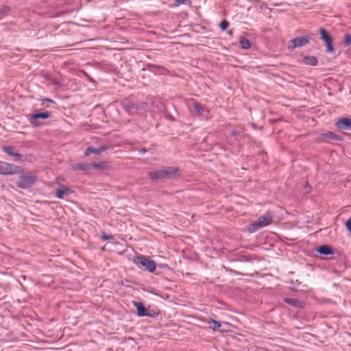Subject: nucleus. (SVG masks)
I'll return each mask as SVG.
<instances>
[{"label": "nucleus", "instance_id": "obj_1", "mask_svg": "<svg viewBox=\"0 0 351 351\" xmlns=\"http://www.w3.org/2000/svg\"><path fill=\"white\" fill-rule=\"evenodd\" d=\"M273 217V214L270 212H267L266 214L260 217L256 221L250 224L247 228V230L250 232H254L258 229L271 224Z\"/></svg>", "mask_w": 351, "mask_h": 351}, {"label": "nucleus", "instance_id": "obj_2", "mask_svg": "<svg viewBox=\"0 0 351 351\" xmlns=\"http://www.w3.org/2000/svg\"><path fill=\"white\" fill-rule=\"evenodd\" d=\"M134 263L141 269L153 272L156 269V263L145 256H136L134 258Z\"/></svg>", "mask_w": 351, "mask_h": 351}, {"label": "nucleus", "instance_id": "obj_3", "mask_svg": "<svg viewBox=\"0 0 351 351\" xmlns=\"http://www.w3.org/2000/svg\"><path fill=\"white\" fill-rule=\"evenodd\" d=\"M23 173L22 167L0 160V174L11 175Z\"/></svg>", "mask_w": 351, "mask_h": 351}, {"label": "nucleus", "instance_id": "obj_4", "mask_svg": "<svg viewBox=\"0 0 351 351\" xmlns=\"http://www.w3.org/2000/svg\"><path fill=\"white\" fill-rule=\"evenodd\" d=\"M309 42L310 37L308 35L304 34L295 37L290 40V45L288 46V49L293 51L295 48L308 45Z\"/></svg>", "mask_w": 351, "mask_h": 351}, {"label": "nucleus", "instance_id": "obj_5", "mask_svg": "<svg viewBox=\"0 0 351 351\" xmlns=\"http://www.w3.org/2000/svg\"><path fill=\"white\" fill-rule=\"evenodd\" d=\"M319 32L322 40L325 43L327 51L328 53H333L335 49L330 35L324 28H320Z\"/></svg>", "mask_w": 351, "mask_h": 351}, {"label": "nucleus", "instance_id": "obj_6", "mask_svg": "<svg viewBox=\"0 0 351 351\" xmlns=\"http://www.w3.org/2000/svg\"><path fill=\"white\" fill-rule=\"evenodd\" d=\"M35 182V177H17L15 183L21 189H27Z\"/></svg>", "mask_w": 351, "mask_h": 351}, {"label": "nucleus", "instance_id": "obj_7", "mask_svg": "<svg viewBox=\"0 0 351 351\" xmlns=\"http://www.w3.org/2000/svg\"><path fill=\"white\" fill-rule=\"evenodd\" d=\"M31 123L33 127L38 128L41 126V123L38 121L39 119H47L50 117V113L48 112H43L35 113L31 115Z\"/></svg>", "mask_w": 351, "mask_h": 351}, {"label": "nucleus", "instance_id": "obj_8", "mask_svg": "<svg viewBox=\"0 0 351 351\" xmlns=\"http://www.w3.org/2000/svg\"><path fill=\"white\" fill-rule=\"evenodd\" d=\"M71 169L74 173H77L80 171H88L92 168L90 164L85 163V162H77V163H71L70 165Z\"/></svg>", "mask_w": 351, "mask_h": 351}, {"label": "nucleus", "instance_id": "obj_9", "mask_svg": "<svg viewBox=\"0 0 351 351\" xmlns=\"http://www.w3.org/2000/svg\"><path fill=\"white\" fill-rule=\"evenodd\" d=\"M2 150L8 156H12L16 161H20L22 156L19 153L14 147L10 145H5L2 147Z\"/></svg>", "mask_w": 351, "mask_h": 351}, {"label": "nucleus", "instance_id": "obj_10", "mask_svg": "<svg viewBox=\"0 0 351 351\" xmlns=\"http://www.w3.org/2000/svg\"><path fill=\"white\" fill-rule=\"evenodd\" d=\"M180 170L176 167H169L155 172L153 176H173L180 173Z\"/></svg>", "mask_w": 351, "mask_h": 351}, {"label": "nucleus", "instance_id": "obj_11", "mask_svg": "<svg viewBox=\"0 0 351 351\" xmlns=\"http://www.w3.org/2000/svg\"><path fill=\"white\" fill-rule=\"evenodd\" d=\"M72 192L71 189L65 186H60L56 191V196L58 199H64Z\"/></svg>", "mask_w": 351, "mask_h": 351}, {"label": "nucleus", "instance_id": "obj_12", "mask_svg": "<svg viewBox=\"0 0 351 351\" xmlns=\"http://www.w3.org/2000/svg\"><path fill=\"white\" fill-rule=\"evenodd\" d=\"M335 125L340 129L350 130L351 129V119L345 117L339 119Z\"/></svg>", "mask_w": 351, "mask_h": 351}, {"label": "nucleus", "instance_id": "obj_13", "mask_svg": "<svg viewBox=\"0 0 351 351\" xmlns=\"http://www.w3.org/2000/svg\"><path fill=\"white\" fill-rule=\"evenodd\" d=\"M107 149V147L105 145L101 146L98 148H94L92 147H88L84 152V155L86 156H90L91 154H99L101 152Z\"/></svg>", "mask_w": 351, "mask_h": 351}, {"label": "nucleus", "instance_id": "obj_14", "mask_svg": "<svg viewBox=\"0 0 351 351\" xmlns=\"http://www.w3.org/2000/svg\"><path fill=\"white\" fill-rule=\"evenodd\" d=\"M303 63L310 66H316L317 64V59L315 56H304L302 60Z\"/></svg>", "mask_w": 351, "mask_h": 351}, {"label": "nucleus", "instance_id": "obj_15", "mask_svg": "<svg viewBox=\"0 0 351 351\" xmlns=\"http://www.w3.org/2000/svg\"><path fill=\"white\" fill-rule=\"evenodd\" d=\"M134 304L137 308V314L138 316L147 315V313H145L146 309L143 303L139 302H134Z\"/></svg>", "mask_w": 351, "mask_h": 351}, {"label": "nucleus", "instance_id": "obj_16", "mask_svg": "<svg viewBox=\"0 0 351 351\" xmlns=\"http://www.w3.org/2000/svg\"><path fill=\"white\" fill-rule=\"evenodd\" d=\"M317 252L319 254H324V255H329V254H333L332 248L329 245H322L321 247H319L317 249Z\"/></svg>", "mask_w": 351, "mask_h": 351}, {"label": "nucleus", "instance_id": "obj_17", "mask_svg": "<svg viewBox=\"0 0 351 351\" xmlns=\"http://www.w3.org/2000/svg\"><path fill=\"white\" fill-rule=\"evenodd\" d=\"M239 43L241 47L244 49H248L251 47V43L250 40L242 36L239 38Z\"/></svg>", "mask_w": 351, "mask_h": 351}, {"label": "nucleus", "instance_id": "obj_18", "mask_svg": "<svg viewBox=\"0 0 351 351\" xmlns=\"http://www.w3.org/2000/svg\"><path fill=\"white\" fill-rule=\"evenodd\" d=\"M321 136L322 137V138L324 140L325 138H330V139H335V140H337V141H342V138L337 136V135H335L334 134H332V132H327V133H325V134H322L321 135Z\"/></svg>", "mask_w": 351, "mask_h": 351}, {"label": "nucleus", "instance_id": "obj_19", "mask_svg": "<svg viewBox=\"0 0 351 351\" xmlns=\"http://www.w3.org/2000/svg\"><path fill=\"white\" fill-rule=\"evenodd\" d=\"M285 302L292 306H298V307L301 306V302L296 299L287 298V299H285Z\"/></svg>", "mask_w": 351, "mask_h": 351}, {"label": "nucleus", "instance_id": "obj_20", "mask_svg": "<svg viewBox=\"0 0 351 351\" xmlns=\"http://www.w3.org/2000/svg\"><path fill=\"white\" fill-rule=\"evenodd\" d=\"M343 44L346 47H351V35L350 34H346L343 36Z\"/></svg>", "mask_w": 351, "mask_h": 351}, {"label": "nucleus", "instance_id": "obj_21", "mask_svg": "<svg viewBox=\"0 0 351 351\" xmlns=\"http://www.w3.org/2000/svg\"><path fill=\"white\" fill-rule=\"evenodd\" d=\"M208 324L213 325V326H210L211 328H213V330L218 329L221 326V324L219 322L215 321L214 319H211L210 321H209Z\"/></svg>", "mask_w": 351, "mask_h": 351}, {"label": "nucleus", "instance_id": "obj_22", "mask_svg": "<svg viewBox=\"0 0 351 351\" xmlns=\"http://www.w3.org/2000/svg\"><path fill=\"white\" fill-rule=\"evenodd\" d=\"M91 166H92V167L96 168V169H108V166L106 165L104 162H100L99 164L91 165Z\"/></svg>", "mask_w": 351, "mask_h": 351}, {"label": "nucleus", "instance_id": "obj_23", "mask_svg": "<svg viewBox=\"0 0 351 351\" xmlns=\"http://www.w3.org/2000/svg\"><path fill=\"white\" fill-rule=\"evenodd\" d=\"M219 27L222 31L226 30L228 27V22L226 20H223L219 23Z\"/></svg>", "mask_w": 351, "mask_h": 351}, {"label": "nucleus", "instance_id": "obj_24", "mask_svg": "<svg viewBox=\"0 0 351 351\" xmlns=\"http://www.w3.org/2000/svg\"><path fill=\"white\" fill-rule=\"evenodd\" d=\"M345 226L348 230L351 233V217L346 221Z\"/></svg>", "mask_w": 351, "mask_h": 351}, {"label": "nucleus", "instance_id": "obj_25", "mask_svg": "<svg viewBox=\"0 0 351 351\" xmlns=\"http://www.w3.org/2000/svg\"><path fill=\"white\" fill-rule=\"evenodd\" d=\"M194 108H195V111H196L198 114H200L201 110H202V108H201V106H200L199 104H195L194 105Z\"/></svg>", "mask_w": 351, "mask_h": 351}, {"label": "nucleus", "instance_id": "obj_26", "mask_svg": "<svg viewBox=\"0 0 351 351\" xmlns=\"http://www.w3.org/2000/svg\"><path fill=\"white\" fill-rule=\"evenodd\" d=\"M45 102L53 104V101L50 99H47V98H45V99H43L41 100L42 104H44Z\"/></svg>", "mask_w": 351, "mask_h": 351}, {"label": "nucleus", "instance_id": "obj_27", "mask_svg": "<svg viewBox=\"0 0 351 351\" xmlns=\"http://www.w3.org/2000/svg\"><path fill=\"white\" fill-rule=\"evenodd\" d=\"M187 0H176V5H180L181 4H183L184 3H185Z\"/></svg>", "mask_w": 351, "mask_h": 351}, {"label": "nucleus", "instance_id": "obj_28", "mask_svg": "<svg viewBox=\"0 0 351 351\" xmlns=\"http://www.w3.org/2000/svg\"><path fill=\"white\" fill-rule=\"evenodd\" d=\"M102 238H103V239H104V240H108V239H112V236H106V235H104V236H102Z\"/></svg>", "mask_w": 351, "mask_h": 351}, {"label": "nucleus", "instance_id": "obj_29", "mask_svg": "<svg viewBox=\"0 0 351 351\" xmlns=\"http://www.w3.org/2000/svg\"><path fill=\"white\" fill-rule=\"evenodd\" d=\"M228 34H229L230 36L232 35V30L229 31V32H228Z\"/></svg>", "mask_w": 351, "mask_h": 351}, {"label": "nucleus", "instance_id": "obj_30", "mask_svg": "<svg viewBox=\"0 0 351 351\" xmlns=\"http://www.w3.org/2000/svg\"><path fill=\"white\" fill-rule=\"evenodd\" d=\"M304 186H305L306 187H307V186H308V184H307V183H306Z\"/></svg>", "mask_w": 351, "mask_h": 351}]
</instances>
